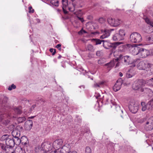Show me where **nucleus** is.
Masks as SVG:
<instances>
[{"mask_svg": "<svg viewBox=\"0 0 153 153\" xmlns=\"http://www.w3.org/2000/svg\"><path fill=\"white\" fill-rule=\"evenodd\" d=\"M130 40L133 43H138L141 41L142 38L140 33L137 32H134L132 33L130 35Z\"/></svg>", "mask_w": 153, "mask_h": 153, "instance_id": "nucleus-1", "label": "nucleus"}, {"mask_svg": "<svg viewBox=\"0 0 153 153\" xmlns=\"http://www.w3.org/2000/svg\"><path fill=\"white\" fill-rule=\"evenodd\" d=\"M102 41L103 42V47L107 49H109L111 48H115L117 46L123 43L121 42H117L111 44L106 40H102Z\"/></svg>", "mask_w": 153, "mask_h": 153, "instance_id": "nucleus-2", "label": "nucleus"}, {"mask_svg": "<svg viewBox=\"0 0 153 153\" xmlns=\"http://www.w3.org/2000/svg\"><path fill=\"white\" fill-rule=\"evenodd\" d=\"M117 60H118L122 63H123L126 65H128L132 63V60L131 58L129 56H124L120 54L118 58H117Z\"/></svg>", "mask_w": 153, "mask_h": 153, "instance_id": "nucleus-3", "label": "nucleus"}, {"mask_svg": "<svg viewBox=\"0 0 153 153\" xmlns=\"http://www.w3.org/2000/svg\"><path fill=\"white\" fill-rule=\"evenodd\" d=\"M107 21L109 25L114 27L118 26L123 22V20L120 19H115L111 18H108Z\"/></svg>", "mask_w": 153, "mask_h": 153, "instance_id": "nucleus-4", "label": "nucleus"}, {"mask_svg": "<svg viewBox=\"0 0 153 153\" xmlns=\"http://www.w3.org/2000/svg\"><path fill=\"white\" fill-rule=\"evenodd\" d=\"M128 107L129 110L131 113L135 114L138 111L139 106L137 103L134 101H131Z\"/></svg>", "mask_w": 153, "mask_h": 153, "instance_id": "nucleus-5", "label": "nucleus"}, {"mask_svg": "<svg viewBox=\"0 0 153 153\" xmlns=\"http://www.w3.org/2000/svg\"><path fill=\"white\" fill-rule=\"evenodd\" d=\"M144 128L147 131H150L153 129V116L150 117L146 121Z\"/></svg>", "mask_w": 153, "mask_h": 153, "instance_id": "nucleus-6", "label": "nucleus"}, {"mask_svg": "<svg viewBox=\"0 0 153 153\" xmlns=\"http://www.w3.org/2000/svg\"><path fill=\"white\" fill-rule=\"evenodd\" d=\"M141 105L142 106L141 110L143 111H145L146 110L151 111L153 109V105L150 101L146 104L144 102H142Z\"/></svg>", "mask_w": 153, "mask_h": 153, "instance_id": "nucleus-7", "label": "nucleus"}, {"mask_svg": "<svg viewBox=\"0 0 153 153\" xmlns=\"http://www.w3.org/2000/svg\"><path fill=\"white\" fill-rule=\"evenodd\" d=\"M143 82L142 80H139L134 82L133 84L132 88L134 90H138L140 92L141 88H142L143 85Z\"/></svg>", "mask_w": 153, "mask_h": 153, "instance_id": "nucleus-8", "label": "nucleus"}, {"mask_svg": "<svg viewBox=\"0 0 153 153\" xmlns=\"http://www.w3.org/2000/svg\"><path fill=\"white\" fill-rule=\"evenodd\" d=\"M150 55L149 51L144 48H140L139 49L138 56L142 58H145Z\"/></svg>", "mask_w": 153, "mask_h": 153, "instance_id": "nucleus-9", "label": "nucleus"}, {"mask_svg": "<svg viewBox=\"0 0 153 153\" xmlns=\"http://www.w3.org/2000/svg\"><path fill=\"white\" fill-rule=\"evenodd\" d=\"M138 61H139V59L137 60L138 63L137 65V69L140 70H145L148 63L143 61L139 62Z\"/></svg>", "mask_w": 153, "mask_h": 153, "instance_id": "nucleus-10", "label": "nucleus"}, {"mask_svg": "<svg viewBox=\"0 0 153 153\" xmlns=\"http://www.w3.org/2000/svg\"><path fill=\"white\" fill-rule=\"evenodd\" d=\"M51 143L50 142H45L41 145L44 151H48L52 149Z\"/></svg>", "mask_w": 153, "mask_h": 153, "instance_id": "nucleus-11", "label": "nucleus"}, {"mask_svg": "<svg viewBox=\"0 0 153 153\" xmlns=\"http://www.w3.org/2000/svg\"><path fill=\"white\" fill-rule=\"evenodd\" d=\"M62 143L63 141L62 140H56L53 142V146L54 149H59L61 147Z\"/></svg>", "mask_w": 153, "mask_h": 153, "instance_id": "nucleus-12", "label": "nucleus"}, {"mask_svg": "<svg viewBox=\"0 0 153 153\" xmlns=\"http://www.w3.org/2000/svg\"><path fill=\"white\" fill-rule=\"evenodd\" d=\"M145 71L147 72V74L149 75L153 74V64L148 63Z\"/></svg>", "mask_w": 153, "mask_h": 153, "instance_id": "nucleus-13", "label": "nucleus"}, {"mask_svg": "<svg viewBox=\"0 0 153 153\" xmlns=\"http://www.w3.org/2000/svg\"><path fill=\"white\" fill-rule=\"evenodd\" d=\"M14 142L13 139L9 138L6 141V145L8 148H13L14 146Z\"/></svg>", "mask_w": 153, "mask_h": 153, "instance_id": "nucleus-14", "label": "nucleus"}, {"mask_svg": "<svg viewBox=\"0 0 153 153\" xmlns=\"http://www.w3.org/2000/svg\"><path fill=\"white\" fill-rule=\"evenodd\" d=\"M140 92L145 93L146 94H147L148 96L149 97H152L153 95V91L150 89L148 88H141Z\"/></svg>", "mask_w": 153, "mask_h": 153, "instance_id": "nucleus-15", "label": "nucleus"}, {"mask_svg": "<svg viewBox=\"0 0 153 153\" xmlns=\"http://www.w3.org/2000/svg\"><path fill=\"white\" fill-rule=\"evenodd\" d=\"M101 32L103 33L102 35L100 36V38L103 39L108 37L110 35V31L106 29L101 30Z\"/></svg>", "mask_w": 153, "mask_h": 153, "instance_id": "nucleus-16", "label": "nucleus"}, {"mask_svg": "<svg viewBox=\"0 0 153 153\" xmlns=\"http://www.w3.org/2000/svg\"><path fill=\"white\" fill-rule=\"evenodd\" d=\"M33 122L32 120H29L26 121L25 124V129L28 131L30 130L33 126Z\"/></svg>", "mask_w": 153, "mask_h": 153, "instance_id": "nucleus-17", "label": "nucleus"}, {"mask_svg": "<svg viewBox=\"0 0 153 153\" xmlns=\"http://www.w3.org/2000/svg\"><path fill=\"white\" fill-rule=\"evenodd\" d=\"M139 49L137 47H131L130 50L131 53L134 55L139 56Z\"/></svg>", "mask_w": 153, "mask_h": 153, "instance_id": "nucleus-18", "label": "nucleus"}, {"mask_svg": "<svg viewBox=\"0 0 153 153\" xmlns=\"http://www.w3.org/2000/svg\"><path fill=\"white\" fill-rule=\"evenodd\" d=\"M122 84V83L121 82L117 81L113 87V90L115 91L116 92L120 90L121 88Z\"/></svg>", "mask_w": 153, "mask_h": 153, "instance_id": "nucleus-19", "label": "nucleus"}, {"mask_svg": "<svg viewBox=\"0 0 153 153\" xmlns=\"http://www.w3.org/2000/svg\"><path fill=\"white\" fill-rule=\"evenodd\" d=\"M62 8L63 12L65 14L67 13L68 12L65 9L68 5V0H62Z\"/></svg>", "mask_w": 153, "mask_h": 153, "instance_id": "nucleus-20", "label": "nucleus"}, {"mask_svg": "<svg viewBox=\"0 0 153 153\" xmlns=\"http://www.w3.org/2000/svg\"><path fill=\"white\" fill-rule=\"evenodd\" d=\"M117 58L111 61L110 62L106 64L105 65V66H107L108 68H110L113 67L115 65V62H117Z\"/></svg>", "mask_w": 153, "mask_h": 153, "instance_id": "nucleus-21", "label": "nucleus"}, {"mask_svg": "<svg viewBox=\"0 0 153 153\" xmlns=\"http://www.w3.org/2000/svg\"><path fill=\"white\" fill-rule=\"evenodd\" d=\"M112 38L114 41H120L123 40L118 33L114 34Z\"/></svg>", "mask_w": 153, "mask_h": 153, "instance_id": "nucleus-22", "label": "nucleus"}, {"mask_svg": "<svg viewBox=\"0 0 153 153\" xmlns=\"http://www.w3.org/2000/svg\"><path fill=\"white\" fill-rule=\"evenodd\" d=\"M12 135L14 137H19L20 135V132L17 130L15 129L12 131Z\"/></svg>", "mask_w": 153, "mask_h": 153, "instance_id": "nucleus-23", "label": "nucleus"}, {"mask_svg": "<svg viewBox=\"0 0 153 153\" xmlns=\"http://www.w3.org/2000/svg\"><path fill=\"white\" fill-rule=\"evenodd\" d=\"M28 141L27 138L25 136L22 137L21 138V143L23 145H26Z\"/></svg>", "mask_w": 153, "mask_h": 153, "instance_id": "nucleus-24", "label": "nucleus"}, {"mask_svg": "<svg viewBox=\"0 0 153 153\" xmlns=\"http://www.w3.org/2000/svg\"><path fill=\"white\" fill-rule=\"evenodd\" d=\"M35 151L37 153H44V150L43 148L42 147V146H36L35 149Z\"/></svg>", "mask_w": 153, "mask_h": 153, "instance_id": "nucleus-25", "label": "nucleus"}, {"mask_svg": "<svg viewBox=\"0 0 153 153\" xmlns=\"http://www.w3.org/2000/svg\"><path fill=\"white\" fill-rule=\"evenodd\" d=\"M146 40L150 44L153 43V35H151L150 36H147Z\"/></svg>", "mask_w": 153, "mask_h": 153, "instance_id": "nucleus-26", "label": "nucleus"}, {"mask_svg": "<svg viewBox=\"0 0 153 153\" xmlns=\"http://www.w3.org/2000/svg\"><path fill=\"white\" fill-rule=\"evenodd\" d=\"M13 140L14 142V145L15 144L16 145H19L21 143V139H20L19 137H14Z\"/></svg>", "mask_w": 153, "mask_h": 153, "instance_id": "nucleus-27", "label": "nucleus"}, {"mask_svg": "<svg viewBox=\"0 0 153 153\" xmlns=\"http://www.w3.org/2000/svg\"><path fill=\"white\" fill-rule=\"evenodd\" d=\"M118 33L123 39L124 36H125L126 34V33L125 30L123 29H120L119 30V32Z\"/></svg>", "mask_w": 153, "mask_h": 153, "instance_id": "nucleus-28", "label": "nucleus"}, {"mask_svg": "<svg viewBox=\"0 0 153 153\" xmlns=\"http://www.w3.org/2000/svg\"><path fill=\"white\" fill-rule=\"evenodd\" d=\"M145 22L148 25L153 27V21H151L148 17H146L144 18Z\"/></svg>", "mask_w": 153, "mask_h": 153, "instance_id": "nucleus-29", "label": "nucleus"}, {"mask_svg": "<svg viewBox=\"0 0 153 153\" xmlns=\"http://www.w3.org/2000/svg\"><path fill=\"white\" fill-rule=\"evenodd\" d=\"M16 153H23V151L22 148L18 146L15 149Z\"/></svg>", "mask_w": 153, "mask_h": 153, "instance_id": "nucleus-30", "label": "nucleus"}, {"mask_svg": "<svg viewBox=\"0 0 153 153\" xmlns=\"http://www.w3.org/2000/svg\"><path fill=\"white\" fill-rule=\"evenodd\" d=\"M10 136L8 134H4L1 137V140L3 141H6L7 139H9Z\"/></svg>", "mask_w": 153, "mask_h": 153, "instance_id": "nucleus-31", "label": "nucleus"}, {"mask_svg": "<svg viewBox=\"0 0 153 153\" xmlns=\"http://www.w3.org/2000/svg\"><path fill=\"white\" fill-rule=\"evenodd\" d=\"M51 3L53 5L58 6L59 5V1L57 0H51Z\"/></svg>", "mask_w": 153, "mask_h": 153, "instance_id": "nucleus-32", "label": "nucleus"}, {"mask_svg": "<svg viewBox=\"0 0 153 153\" xmlns=\"http://www.w3.org/2000/svg\"><path fill=\"white\" fill-rule=\"evenodd\" d=\"M17 120L19 123H21L26 120V118L25 117H19Z\"/></svg>", "mask_w": 153, "mask_h": 153, "instance_id": "nucleus-33", "label": "nucleus"}, {"mask_svg": "<svg viewBox=\"0 0 153 153\" xmlns=\"http://www.w3.org/2000/svg\"><path fill=\"white\" fill-rule=\"evenodd\" d=\"M6 150L7 153H16L15 150H14L13 148L7 149Z\"/></svg>", "mask_w": 153, "mask_h": 153, "instance_id": "nucleus-34", "label": "nucleus"}, {"mask_svg": "<svg viewBox=\"0 0 153 153\" xmlns=\"http://www.w3.org/2000/svg\"><path fill=\"white\" fill-rule=\"evenodd\" d=\"M87 49L90 51H93L94 50L93 46L91 44L88 45L87 46Z\"/></svg>", "mask_w": 153, "mask_h": 153, "instance_id": "nucleus-35", "label": "nucleus"}, {"mask_svg": "<svg viewBox=\"0 0 153 153\" xmlns=\"http://www.w3.org/2000/svg\"><path fill=\"white\" fill-rule=\"evenodd\" d=\"M92 40L95 41L96 45L101 44L102 42V40L101 41L99 39H93Z\"/></svg>", "mask_w": 153, "mask_h": 153, "instance_id": "nucleus-36", "label": "nucleus"}, {"mask_svg": "<svg viewBox=\"0 0 153 153\" xmlns=\"http://www.w3.org/2000/svg\"><path fill=\"white\" fill-rule=\"evenodd\" d=\"M0 147L1 149L4 150H5L6 152H7V149H8V147L7 146H5L4 145L2 144H0Z\"/></svg>", "mask_w": 153, "mask_h": 153, "instance_id": "nucleus-37", "label": "nucleus"}, {"mask_svg": "<svg viewBox=\"0 0 153 153\" xmlns=\"http://www.w3.org/2000/svg\"><path fill=\"white\" fill-rule=\"evenodd\" d=\"M91 152L92 150L91 148L88 146H87L85 149V153H91Z\"/></svg>", "mask_w": 153, "mask_h": 153, "instance_id": "nucleus-38", "label": "nucleus"}, {"mask_svg": "<svg viewBox=\"0 0 153 153\" xmlns=\"http://www.w3.org/2000/svg\"><path fill=\"white\" fill-rule=\"evenodd\" d=\"M147 83L148 85L153 86V78L148 80Z\"/></svg>", "mask_w": 153, "mask_h": 153, "instance_id": "nucleus-39", "label": "nucleus"}, {"mask_svg": "<svg viewBox=\"0 0 153 153\" xmlns=\"http://www.w3.org/2000/svg\"><path fill=\"white\" fill-rule=\"evenodd\" d=\"M66 150H67V152H68L69 149L66 146H64L62 147L60 151L61 152H62V153H65L64 151Z\"/></svg>", "mask_w": 153, "mask_h": 153, "instance_id": "nucleus-40", "label": "nucleus"}, {"mask_svg": "<svg viewBox=\"0 0 153 153\" xmlns=\"http://www.w3.org/2000/svg\"><path fill=\"white\" fill-rule=\"evenodd\" d=\"M137 121L138 123H142L144 122L146 123V118H143L138 119Z\"/></svg>", "mask_w": 153, "mask_h": 153, "instance_id": "nucleus-41", "label": "nucleus"}, {"mask_svg": "<svg viewBox=\"0 0 153 153\" xmlns=\"http://www.w3.org/2000/svg\"><path fill=\"white\" fill-rule=\"evenodd\" d=\"M16 86L14 84H12L11 86H9L8 89L9 91H11L13 89H14L16 88Z\"/></svg>", "mask_w": 153, "mask_h": 153, "instance_id": "nucleus-42", "label": "nucleus"}, {"mask_svg": "<svg viewBox=\"0 0 153 153\" xmlns=\"http://www.w3.org/2000/svg\"><path fill=\"white\" fill-rule=\"evenodd\" d=\"M100 86L101 87H102L105 84V82L104 81H101L98 82Z\"/></svg>", "mask_w": 153, "mask_h": 153, "instance_id": "nucleus-43", "label": "nucleus"}, {"mask_svg": "<svg viewBox=\"0 0 153 153\" xmlns=\"http://www.w3.org/2000/svg\"><path fill=\"white\" fill-rule=\"evenodd\" d=\"M29 11L28 12L30 13H34V10L33 9H32L31 6H30L28 7Z\"/></svg>", "mask_w": 153, "mask_h": 153, "instance_id": "nucleus-44", "label": "nucleus"}, {"mask_svg": "<svg viewBox=\"0 0 153 153\" xmlns=\"http://www.w3.org/2000/svg\"><path fill=\"white\" fill-rule=\"evenodd\" d=\"M50 51L51 53H52V55H54L56 53V50L55 49H54L53 48H51L50 50Z\"/></svg>", "mask_w": 153, "mask_h": 153, "instance_id": "nucleus-45", "label": "nucleus"}, {"mask_svg": "<svg viewBox=\"0 0 153 153\" xmlns=\"http://www.w3.org/2000/svg\"><path fill=\"white\" fill-rule=\"evenodd\" d=\"M93 86L94 88H96L101 87L100 86V85H99V84L98 82L95 83L94 85Z\"/></svg>", "mask_w": 153, "mask_h": 153, "instance_id": "nucleus-46", "label": "nucleus"}, {"mask_svg": "<svg viewBox=\"0 0 153 153\" xmlns=\"http://www.w3.org/2000/svg\"><path fill=\"white\" fill-rule=\"evenodd\" d=\"M99 22L100 23H102L105 22V20L103 18H100L98 20Z\"/></svg>", "mask_w": 153, "mask_h": 153, "instance_id": "nucleus-47", "label": "nucleus"}, {"mask_svg": "<svg viewBox=\"0 0 153 153\" xmlns=\"http://www.w3.org/2000/svg\"><path fill=\"white\" fill-rule=\"evenodd\" d=\"M98 63L99 64L102 65L104 63V62L102 59H100L98 60Z\"/></svg>", "mask_w": 153, "mask_h": 153, "instance_id": "nucleus-48", "label": "nucleus"}, {"mask_svg": "<svg viewBox=\"0 0 153 153\" xmlns=\"http://www.w3.org/2000/svg\"><path fill=\"white\" fill-rule=\"evenodd\" d=\"M119 62H120V61L118 60H117V62H115V64H116L115 67H117L119 66V64H120Z\"/></svg>", "mask_w": 153, "mask_h": 153, "instance_id": "nucleus-49", "label": "nucleus"}, {"mask_svg": "<svg viewBox=\"0 0 153 153\" xmlns=\"http://www.w3.org/2000/svg\"><path fill=\"white\" fill-rule=\"evenodd\" d=\"M77 18L80 20L82 22L84 21V20L82 18L80 17L79 16H77Z\"/></svg>", "mask_w": 153, "mask_h": 153, "instance_id": "nucleus-50", "label": "nucleus"}, {"mask_svg": "<svg viewBox=\"0 0 153 153\" xmlns=\"http://www.w3.org/2000/svg\"><path fill=\"white\" fill-rule=\"evenodd\" d=\"M126 76L128 78H129L132 77V76L129 73H127L126 75Z\"/></svg>", "mask_w": 153, "mask_h": 153, "instance_id": "nucleus-51", "label": "nucleus"}, {"mask_svg": "<svg viewBox=\"0 0 153 153\" xmlns=\"http://www.w3.org/2000/svg\"><path fill=\"white\" fill-rule=\"evenodd\" d=\"M96 54L97 56H100L101 55V52L100 51H97L96 52Z\"/></svg>", "mask_w": 153, "mask_h": 153, "instance_id": "nucleus-52", "label": "nucleus"}, {"mask_svg": "<svg viewBox=\"0 0 153 153\" xmlns=\"http://www.w3.org/2000/svg\"><path fill=\"white\" fill-rule=\"evenodd\" d=\"M61 45L60 44H58L56 47L57 48L59 49H61Z\"/></svg>", "mask_w": 153, "mask_h": 153, "instance_id": "nucleus-53", "label": "nucleus"}, {"mask_svg": "<svg viewBox=\"0 0 153 153\" xmlns=\"http://www.w3.org/2000/svg\"><path fill=\"white\" fill-rule=\"evenodd\" d=\"M46 153H57V151L55 150L53 151H52L50 152H46Z\"/></svg>", "mask_w": 153, "mask_h": 153, "instance_id": "nucleus-54", "label": "nucleus"}, {"mask_svg": "<svg viewBox=\"0 0 153 153\" xmlns=\"http://www.w3.org/2000/svg\"><path fill=\"white\" fill-rule=\"evenodd\" d=\"M82 29H81L80 31H79L78 32V33L79 35L82 34Z\"/></svg>", "mask_w": 153, "mask_h": 153, "instance_id": "nucleus-55", "label": "nucleus"}, {"mask_svg": "<svg viewBox=\"0 0 153 153\" xmlns=\"http://www.w3.org/2000/svg\"><path fill=\"white\" fill-rule=\"evenodd\" d=\"M36 107V105H33L31 107V109H33L35 107Z\"/></svg>", "mask_w": 153, "mask_h": 153, "instance_id": "nucleus-56", "label": "nucleus"}, {"mask_svg": "<svg viewBox=\"0 0 153 153\" xmlns=\"http://www.w3.org/2000/svg\"><path fill=\"white\" fill-rule=\"evenodd\" d=\"M68 9L70 11H73L74 10V8H73V9H72V8H71V7H68Z\"/></svg>", "mask_w": 153, "mask_h": 153, "instance_id": "nucleus-57", "label": "nucleus"}, {"mask_svg": "<svg viewBox=\"0 0 153 153\" xmlns=\"http://www.w3.org/2000/svg\"><path fill=\"white\" fill-rule=\"evenodd\" d=\"M151 103L152 104V105L153 107V99H152L151 100H150Z\"/></svg>", "mask_w": 153, "mask_h": 153, "instance_id": "nucleus-58", "label": "nucleus"}, {"mask_svg": "<svg viewBox=\"0 0 153 153\" xmlns=\"http://www.w3.org/2000/svg\"><path fill=\"white\" fill-rule=\"evenodd\" d=\"M119 74H120V76H123V74L122 73H121V72H120L119 73Z\"/></svg>", "mask_w": 153, "mask_h": 153, "instance_id": "nucleus-59", "label": "nucleus"}, {"mask_svg": "<svg viewBox=\"0 0 153 153\" xmlns=\"http://www.w3.org/2000/svg\"><path fill=\"white\" fill-rule=\"evenodd\" d=\"M109 30L110 31V33L111 31H112L114 30V29H110V30Z\"/></svg>", "mask_w": 153, "mask_h": 153, "instance_id": "nucleus-60", "label": "nucleus"}, {"mask_svg": "<svg viewBox=\"0 0 153 153\" xmlns=\"http://www.w3.org/2000/svg\"><path fill=\"white\" fill-rule=\"evenodd\" d=\"M82 33H87V32L85 30H83V29H82Z\"/></svg>", "mask_w": 153, "mask_h": 153, "instance_id": "nucleus-61", "label": "nucleus"}, {"mask_svg": "<svg viewBox=\"0 0 153 153\" xmlns=\"http://www.w3.org/2000/svg\"><path fill=\"white\" fill-rule=\"evenodd\" d=\"M62 56L60 55H59V56L58 57V58L59 59H60L61 57Z\"/></svg>", "mask_w": 153, "mask_h": 153, "instance_id": "nucleus-62", "label": "nucleus"}, {"mask_svg": "<svg viewBox=\"0 0 153 153\" xmlns=\"http://www.w3.org/2000/svg\"><path fill=\"white\" fill-rule=\"evenodd\" d=\"M34 117V116H33V117L32 116L31 117H29V118H30V119H32L33 117Z\"/></svg>", "mask_w": 153, "mask_h": 153, "instance_id": "nucleus-63", "label": "nucleus"}, {"mask_svg": "<svg viewBox=\"0 0 153 153\" xmlns=\"http://www.w3.org/2000/svg\"><path fill=\"white\" fill-rule=\"evenodd\" d=\"M96 33H97L96 32H94L92 33L93 34H95Z\"/></svg>", "mask_w": 153, "mask_h": 153, "instance_id": "nucleus-64", "label": "nucleus"}]
</instances>
